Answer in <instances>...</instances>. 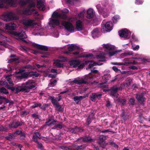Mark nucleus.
Masks as SVG:
<instances>
[{"mask_svg":"<svg viewBox=\"0 0 150 150\" xmlns=\"http://www.w3.org/2000/svg\"><path fill=\"white\" fill-rule=\"evenodd\" d=\"M93 79L92 76H85L83 78H82L80 79L77 80L76 79H75L72 82L77 84L78 85L82 84H86L90 82V80Z\"/></svg>","mask_w":150,"mask_h":150,"instance_id":"f257e3e1","label":"nucleus"},{"mask_svg":"<svg viewBox=\"0 0 150 150\" xmlns=\"http://www.w3.org/2000/svg\"><path fill=\"white\" fill-rule=\"evenodd\" d=\"M34 83L33 81L29 80L22 84L25 92L28 93L30 89L36 88L35 86L33 84Z\"/></svg>","mask_w":150,"mask_h":150,"instance_id":"f03ea898","label":"nucleus"},{"mask_svg":"<svg viewBox=\"0 0 150 150\" xmlns=\"http://www.w3.org/2000/svg\"><path fill=\"white\" fill-rule=\"evenodd\" d=\"M48 99L51 100V102L55 108L56 110L59 112L64 111V109L62 107V105H60L59 103L57 102V100L55 99L54 96H50Z\"/></svg>","mask_w":150,"mask_h":150,"instance_id":"7ed1b4c3","label":"nucleus"},{"mask_svg":"<svg viewBox=\"0 0 150 150\" xmlns=\"http://www.w3.org/2000/svg\"><path fill=\"white\" fill-rule=\"evenodd\" d=\"M62 25L64 27L65 29L67 31L71 33L74 32V27L71 23L63 21H62Z\"/></svg>","mask_w":150,"mask_h":150,"instance_id":"20e7f679","label":"nucleus"},{"mask_svg":"<svg viewBox=\"0 0 150 150\" xmlns=\"http://www.w3.org/2000/svg\"><path fill=\"white\" fill-rule=\"evenodd\" d=\"M11 34L13 35L18 37V38H16L17 40L24 39L27 38V36L25 32L23 31H13L11 32Z\"/></svg>","mask_w":150,"mask_h":150,"instance_id":"39448f33","label":"nucleus"},{"mask_svg":"<svg viewBox=\"0 0 150 150\" xmlns=\"http://www.w3.org/2000/svg\"><path fill=\"white\" fill-rule=\"evenodd\" d=\"M145 93L142 92L140 94H137L136 98L140 104L144 106V102L146 100V98L144 97Z\"/></svg>","mask_w":150,"mask_h":150,"instance_id":"423d86ee","label":"nucleus"},{"mask_svg":"<svg viewBox=\"0 0 150 150\" xmlns=\"http://www.w3.org/2000/svg\"><path fill=\"white\" fill-rule=\"evenodd\" d=\"M3 19L6 21L14 20V17L13 13L11 12L4 13L3 16Z\"/></svg>","mask_w":150,"mask_h":150,"instance_id":"0eeeda50","label":"nucleus"},{"mask_svg":"<svg viewBox=\"0 0 150 150\" xmlns=\"http://www.w3.org/2000/svg\"><path fill=\"white\" fill-rule=\"evenodd\" d=\"M120 89V88L119 87L116 86H113L110 88V92H109V93L111 96L117 98L118 95L117 92Z\"/></svg>","mask_w":150,"mask_h":150,"instance_id":"6e6552de","label":"nucleus"},{"mask_svg":"<svg viewBox=\"0 0 150 150\" xmlns=\"http://www.w3.org/2000/svg\"><path fill=\"white\" fill-rule=\"evenodd\" d=\"M118 33L119 36L121 38H123L126 39H128L129 38L128 30L126 29L119 31Z\"/></svg>","mask_w":150,"mask_h":150,"instance_id":"1a4fd4ad","label":"nucleus"},{"mask_svg":"<svg viewBox=\"0 0 150 150\" xmlns=\"http://www.w3.org/2000/svg\"><path fill=\"white\" fill-rule=\"evenodd\" d=\"M23 24L25 26L34 27L37 24L36 23L33 22V21L31 20H28L24 21L23 23Z\"/></svg>","mask_w":150,"mask_h":150,"instance_id":"9d476101","label":"nucleus"},{"mask_svg":"<svg viewBox=\"0 0 150 150\" xmlns=\"http://www.w3.org/2000/svg\"><path fill=\"white\" fill-rule=\"evenodd\" d=\"M69 131L72 134H76L78 132L81 133L84 131V129L80 127L76 126L74 128L70 129Z\"/></svg>","mask_w":150,"mask_h":150,"instance_id":"9b49d317","label":"nucleus"},{"mask_svg":"<svg viewBox=\"0 0 150 150\" xmlns=\"http://www.w3.org/2000/svg\"><path fill=\"white\" fill-rule=\"evenodd\" d=\"M106 139V136L103 135L99 136L98 143L99 144L100 147L104 148L105 146L104 144V142Z\"/></svg>","mask_w":150,"mask_h":150,"instance_id":"f8f14e48","label":"nucleus"},{"mask_svg":"<svg viewBox=\"0 0 150 150\" xmlns=\"http://www.w3.org/2000/svg\"><path fill=\"white\" fill-rule=\"evenodd\" d=\"M57 121L54 119V117L52 116H50L46 119V123H48V126H50L51 125H54Z\"/></svg>","mask_w":150,"mask_h":150,"instance_id":"ddd939ff","label":"nucleus"},{"mask_svg":"<svg viewBox=\"0 0 150 150\" xmlns=\"http://www.w3.org/2000/svg\"><path fill=\"white\" fill-rule=\"evenodd\" d=\"M59 24V21L55 18H51L49 23V25L53 28L55 26H58Z\"/></svg>","mask_w":150,"mask_h":150,"instance_id":"4468645a","label":"nucleus"},{"mask_svg":"<svg viewBox=\"0 0 150 150\" xmlns=\"http://www.w3.org/2000/svg\"><path fill=\"white\" fill-rule=\"evenodd\" d=\"M112 25L111 22H107L105 24H103L102 27L103 29L105 30L106 31L110 32L112 29Z\"/></svg>","mask_w":150,"mask_h":150,"instance_id":"2eb2a0df","label":"nucleus"},{"mask_svg":"<svg viewBox=\"0 0 150 150\" xmlns=\"http://www.w3.org/2000/svg\"><path fill=\"white\" fill-rule=\"evenodd\" d=\"M32 45L33 47L42 50L47 51L48 50V48L45 45H40L36 43H33Z\"/></svg>","mask_w":150,"mask_h":150,"instance_id":"dca6fc26","label":"nucleus"},{"mask_svg":"<svg viewBox=\"0 0 150 150\" xmlns=\"http://www.w3.org/2000/svg\"><path fill=\"white\" fill-rule=\"evenodd\" d=\"M35 11V9L30 8L28 7L23 10V13L25 15H31L33 12H34Z\"/></svg>","mask_w":150,"mask_h":150,"instance_id":"f3484780","label":"nucleus"},{"mask_svg":"<svg viewBox=\"0 0 150 150\" xmlns=\"http://www.w3.org/2000/svg\"><path fill=\"white\" fill-rule=\"evenodd\" d=\"M6 29L9 30H14L16 28V25L14 23L11 22L6 24Z\"/></svg>","mask_w":150,"mask_h":150,"instance_id":"a211bd4d","label":"nucleus"},{"mask_svg":"<svg viewBox=\"0 0 150 150\" xmlns=\"http://www.w3.org/2000/svg\"><path fill=\"white\" fill-rule=\"evenodd\" d=\"M69 64L74 68H76L79 65L81 62L79 60H72L69 62Z\"/></svg>","mask_w":150,"mask_h":150,"instance_id":"6ab92c4d","label":"nucleus"},{"mask_svg":"<svg viewBox=\"0 0 150 150\" xmlns=\"http://www.w3.org/2000/svg\"><path fill=\"white\" fill-rule=\"evenodd\" d=\"M37 7L40 10L44 11L45 10L44 5L41 0H37Z\"/></svg>","mask_w":150,"mask_h":150,"instance_id":"aec40b11","label":"nucleus"},{"mask_svg":"<svg viewBox=\"0 0 150 150\" xmlns=\"http://www.w3.org/2000/svg\"><path fill=\"white\" fill-rule=\"evenodd\" d=\"M76 28L78 31L82 30V22L80 20H77L76 23Z\"/></svg>","mask_w":150,"mask_h":150,"instance_id":"412c9836","label":"nucleus"},{"mask_svg":"<svg viewBox=\"0 0 150 150\" xmlns=\"http://www.w3.org/2000/svg\"><path fill=\"white\" fill-rule=\"evenodd\" d=\"M4 102H5V103H4V105L9 103H12V101L11 102L9 100L5 97L0 96V105L2 104Z\"/></svg>","mask_w":150,"mask_h":150,"instance_id":"4be33fe9","label":"nucleus"},{"mask_svg":"<svg viewBox=\"0 0 150 150\" xmlns=\"http://www.w3.org/2000/svg\"><path fill=\"white\" fill-rule=\"evenodd\" d=\"M93 9L92 8H89L87 12V18L90 19L93 17Z\"/></svg>","mask_w":150,"mask_h":150,"instance_id":"5701e85b","label":"nucleus"},{"mask_svg":"<svg viewBox=\"0 0 150 150\" xmlns=\"http://www.w3.org/2000/svg\"><path fill=\"white\" fill-rule=\"evenodd\" d=\"M83 138L84 143H91L94 141V139L89 135H86L83 137Z\"/></svg>","mask_w":150,"mask_h":150,"instance_id":"b1692460","label":"nucleus"},{"mask_svg":"<svg viewBox=\"0 0 150 150\" xmlns=\"http://www.w3.org/2000/svg\"><path fill=\"white\" fill-rule=\"evenodd\" d=\"M28 77V74L27 72H25L21 73L20 76H17V78L21 80L23 79H27Z\"/></svg>","mask_w":150,"mask_h":150,"instance_id":"393cba45","label":"nucleus"},{"mask_svg":"<svg viewBox=\"0 0 150 150\" xmlns=\"http://www.w3.org/2000/svg\"><path fill=\"white\" fill-rule=\"evenodd\" d=\"M85 97H83L81 96H76L74 97V100L76 102V104H78L79 102L81 100H82L83 98H85Z\"/></svg>","mask_w":150,"mask_h":150,"instance_id":"a878e982","label":"nucleus"},{"mask_svg":"<svg viewBox=\"0 0 150 150\" xmlns=\"http://www.w3.org/2000/svg\"><path fill=\"white\" fill-rule=\"evenodd\" d=\"M93 117V114L89 115L87 118L86 120V123L87 125H88L91 122Z\"/></svg>","mask_w":150,"mask_h":150,"instance_id":"bb28decb","label":"nucleus"},{"mask_svg":"<svg viewBox=\"0 0 150 150\" xmlns=\"http://www.w3.org/2000/svg\"><path fill=\"white\" fill-rule=\"evenodd\" d=\"M15 136L14 135L13 133H9L8 136L5 137L6 139L11 141L12 139H14L15 138Z\"/></svg>","mask_w":150,"mask_h":150,"instance_id":"cd10ccee","label":"nucleus"},{"mask_svg":"<svg viewBox=\"0 0 150 150\" xmlns=\"http://www.w3.org/2000/svg\"><path fill=\"white\" fill-rule=\"evenodd\" d=\"M68 50L69 52H72L76 49H79V47H77L76 45L72 44L71 45L68 47Z\"/></svg>","mask_w":150,"mask_h":150,"instance_id":"c85d7f7f","label":"nucleus"},{"mask_svg":"<svg viewBox=\"0 0 150 150\" xmlns=\"http://www.w3.org/2000/svg\"><path fill=\"white\" fill-rule=\"evenodd\" d=\"M15 90L16 91L15 93L17 94L18 92L21 91L25 92L24 90H25V89H24L23 86H22L17 87H15Z\"/></svg>","mask_w":150,"mask_h":150,"instance_id":"c756f323","label":"nucleus"},{"mask_svg":"<svg viewBox=\"0 0 150 150\" xmlns=\"http://www.w3.org/2000/svg\"><path fill=\"white\" fill-rule=\"evenodd\" d=\"M110 76L109 74H107L105 75L103 77V79L105 81L104 82H102L101 84H103L107 83L108 81L110 79Z\"/></svg>","mask_w":150,"mask_h":150,"instance_id":"7c9ffc66","label":"nucleus"},{"mask_svg":"<svg viewBox=\"0 0 150 150\" xmlns=\"http://www.w3.org/2000/svg\"><path fill=\"white\" fill-rule=\"evenodd\" d=\"M121 116L122 117V119L125 120L129 118V116L125 111H123L121 114Z\"/></svg>","mask_w":150,"mask_h":150,"instance_id":"2f4dec72","label":"nucleus"},{"mask_svg":"<svg viewBox=\"0 0 150 150\" xmlns=\"http://www.w3.org/2000/svg\"><path fill=\"white\" fill-rule=\"evenodd\" d=\"M117 101L118 103L121 104L122 105H125L126 103V100L125 99L118 98L117 99Z\"/></svg>","mask_w":150,"mask_h":150,"instance_id":"473e14b6","label":"nucleus"},{"mask_svg":"<svg viewBox=\"0 0 150 150\" xmlns=\"http://www.w3.org/2000/svg\"><path fill=\"white\" fill-rule=\"evenodd\" d=\"M18 121L13 122L11 124L9 125V128H17L18 127Z\"/></svg>","mask_w":150,"mask_h":150,"instance_id":"72a5a7b5","label":"nucleus"},{"mask_svg":"<svg viewBox=\"0 0 150 150\" xmlns=\"http://www.w3.org/2000/svg\"><path fill=\"white\" fill-rule=\"evenodd\" d=\"M50 105L49 104L43 103L42 105V106L40 104V109L45 111L46 110V108L49 107Z\"/></svg>","mask_w":150,"mask_h":150,"instance_id":"f704fd0d","label":"nucleus"},{"mask_svg":"<svg viewBox=\"0 0 150 150\" xmlns=\"http://www.w3.org/2000/svg\"><path fill=\"white\" fill-rule=\"evenodd\" d=\"M103 47L109 50H112L114 49V47L109 45L108 44L104 45L103 46Z\"/></svg>","mask_w":150,"mask_h":150,"instance_id":"c9c22d12","label":"nucleus"},{"mask_svg":"<svg viewBox=\"0 0 150 150\" xmlns=\"http://www.w3.org/2000/svg\"><path fill=\"white\" fill-rule=\"evenodd\" d=\"M1 2L7 3L11 5H12L14 3L13 0H0Z\"/></svg>","mask_w":150,"mask_h":150,"instance_id":"e433bc0d","label":"nucleus"},{"mask_svg":"<svg viewBox=\"0 0 150 150\" xmlns=\"http://www.w3.org/2000/svg\"><path fill=\"white\" fill-rule=\"evenodd\" d=\"M0 93H3L6 95L8 93V92L5 88L2 87L0 88Z\"/></svg>","mask_w":150,"mask_h":150,"instance_id":"4c0bfd02","label":"nucleus"},{"mask_svg":"<svg viewBox=\"0 0 150 150\" xmlns=\"http://www.w3.org/2000/svg\"><path fill=\"white\" fill-rule=\"evenodd\" d=\"M132 82V80L131 79H129L126 81V82L124 85L126 87L129 86Z\"/></svg>","mask_w":150,"mask_h":150,"instance_id":"58836bf2","label":"nucleus"},{"mask_svg":"<svg viewBox=\"0 0 150 150\" xmlns=\"http://www.w3.org/2000/svg\"><path fill=\"white\" fill-rule=\"evenodd\" d=\"M93 54H84L81 55L80 57H86L88 58L90 57H93Z\"/></svg>","mask_w":150,"mask_h":150,"instance_id":"ea45409f","label":"nucleus"},{"mask_svg":"<svg viewBox=\"0 0 150 150\" xmlns=\"http://www.w3.org/2000/svg\"><path fill=\"white\" fill-rule=\"evenodd\" d=\"M86 148L84 145H81L80 146H76V149H74L75 150H83Z\"/></svg>","mask_w":150,"mask_h":150,"instance_id":"a19ab883","label":"nucleus"},{"mask_svg":"<svg viewBox=\"0 0 150 150\" xmlns=\"http://www.w3.org/2000/svg\"><path fill=\"white\" fill-rule=\"evenodd\" d=\"M119 16L118 15H115L113 17V21L114 23H116L117 22V20L119 19Z\"/></svg>","mask_w":150,"mask_h":150,"instance_id":"79ce46f5","label":"nucleus"},{"mask_svg":"<svg viewBox=\"0 0 150 150\" xmlns=\"http://www.w3.org/2000/svg\"><path fill=\"white\" fill-rule=\"evenodd\" d=\"M91 100L93 102H95L96 100V93H93L90 96Z\"/></svg>","mask_w":150,"mask_h":150,"instance_id":"37998d69","label":"nucleus"},{"mask_svg":"<svg viewBox=\"0 0 150 150\" xmlns=\"http://www.w3.org/2000/svg\"><path fill=\"white\" fill-rule=\"evenodd\" d=\"M60 16V13L57 12H54L52 15V17L53 18H58Z\"/></svg>","mask_w":150,"mask_h":150,"instance_id":"c03bdc74","label":"nucleus"},{"mask_svg":"<svg viewBox=\"0 0 150 150\" xmlns=\"http://www.w3.org/2000/svg\"><path fill=\"white\" fill-rule=\"evenodd\" d=\"M135 100L133 98H131L129 100V105L133 106L135 104Z\"/></svg>","mask_w":150,"mask_h":150,"instance_id":"a18cd8bd","label":"nucleus"},{"mask_svg":"<svg viewBox=\"0 0 150 150\" xmlns=\"http://www.w3.org/2000/svg\"><path fill=\"white\" fill-rule=\"evenodd\" d=\"M27 3V1H25L24 0H21L19 1V4L22 6H25Z\"/></svg>","mask_w":150,"mask_h":150,"instance_id":"49530a36","label":"nucleus"},{"mask_svg":"<svg viewBox=\"0 0 150 150\" xmlns=\"http://www.w3.org/2000/svg\"><path fill=\"white\" fill-rule=\"evenodd\" d=\"M61 148L65 150H75L74 149L72 148L71 147H68L66 146H61Z\"/></svg>","mask_w":150,"mask_h":150,"instance_id":"de8ad7c7","label":"nucleus"},{"mask_svg":"<svg viewBox=\"0 0 150 150\" xmlns=\"http://www.w3.org/2000/svg\"><path fill=\"white\" fill-rule=\"evenodd\" d=\"M40 104H41L40 103H37L36 102H34V104L31 106V108H34L38 106L40 108Z\"/></svg>","mask_w":150,"mask_h":150,"instance_id":"09e8293b","label":"nucleus"},{"mask_svg":"<svg viewBox=\"0 0 150 150\" xmlns=\"http://www.w3.org/2000/svg\"><path fill=\"white\" fill-rule=\"evenodd\" d=\"M62 58H63V60L57 59L56 60V61L55 62L60 63H61V62H65L67 60V59L66 57H62Z\"/></svg>","mask_w":150,"mask_h":150,"instance_id":"8fccbe9b","label":"nucleus"},{"mask_svg":"<svg viewBox=\"0 0 150 150\" xmlns=\"http://www.w3.org/2000/svg\"><path fill=\"white\" fill-rule=\"evenodd\" d=\"M60 16H59V18L64 20L67 19V16L65 14L60 13Z\"/></svg>","mask_w":150,"mask_h":150,"instance_id":"3c124183","label":"nucleus"},{"mask_svg":"<svg viewBox=\"0 0 150 150\" xmlns=\"http://www.w3.org/2000/svg\"><path fill=\"white\" fill-rule=\"evenodd\" d=\"M118 52V51H117L109 52V56L110 57H112L115 54L117 53Z\"/></svg>","mask_w":150,"mask_h":150,"instance_id":"603ef678","label":"nucleus"},{"mask_svg":"<svg viewBox=\"0 0 150 150\" xmlns=\"http://www.w3.org/2000/svg\"><path fill=\"white\" fill-rule=\"evenodd\" d=\"M105 105L108 108H111L112 107V104L109 101H107L106 104Z\"/></svg>","mask_w":150,"mask_h":150,"instance_id":"864d4df0","label":"nucleus"},{"mask_svg":"<svg viewBox=\"0 0 150 150\" xmlns=\"http://www.w3.org/2000/svg\"><path fill=\"white\" fill-rule=\"evenodd\" d=\"M28 113V111L24 110L23 111L21 114V116L22 117H23L24 116L27 115Z\"/></svg>","mask_w":150,"mask_h":150,"instance_id":"5fc2aeb1","label":"nucleus"},{"mask_svg":"<svg viewBox=\"0 0 150 150\" xmlns=\"http://www.w3.org/2000/svg\"><path fill=\"white\" fill-rule=\"evenodd\" d=\"M32 117L33 118L35 119H39L40 117L39 115H37L36 113H33L32 114Z\"/></svg>","mask_w":150,"mask_h":150,"instance_id":"6e6d98bb","label":"nucleus"},{"mask_svg":"<svg viewBox=\"0 0 150 150\" xmlns=\"http://www.w3.org/2000/svg\"><path fill=\"white\" fill-rule=\"evenodd\" d=\"M143 1V0H135V3L138 5L142 4Z\"/></svg>","mask_w":150,"mask_h":150,"instance_id":"4d7b16f0","label":"nucleus"},{"mask_svg":"<svg viewBox=\"0 0 150 150\" xmlns=\"http://www.w3.org/2000/svg\"><path fill=\"white\" fill-rule=\"evenodd\" d=\"M91 33L93 34H98V28L94 29L92 31Z\"/></svg>","mask_w":150,"mask_h":150,"instance_id":"13d9d810","label":"nucleus"},{"mask_svg":"<svg viewBox=\"0 0 150 150\" xmlns=\"http://www.w3.org/2000/svg\"><path fill=\"white\" fill-rule=\"evenodd\" d=\"M57 83V81L56 80H54L53 81L51 82V83L49 84L48 86H49L52 87L54 85L56 84Z\"/></svg>","mask_w":150,"mask_h":150,"instance_id":"bf43d9fd","label":"nucleus"},{"mask_svg":"<svg viewBox=\"0 0 150 150\" xmlns=\"http://www.w3.org/2000/svg\"><path fill=\"white\" fill-rule=\"evenodd\" d=\"M35 65L39 69L43 67H45L46 66V65L45 64H43L42 65H40L38 64H36Z\"/></svg>","mask_w":150,"mask_h":150,"instance_id":"052dcab7","label":"nucleus"},{"mask_svg":"<svg viewBox=\"0 0 150 150\" xmlns=\"http://www.w3.org/2000/svg\"><path fill=\"white\" fill-rule=\"evenodd\" d=\"M55 63L56 64V65L58 68H60L64 67V64H61L60 63L57 62H55Z\"/></svg>","mask_w":150,"mask_h":150,"instance_id":"680f3d73","label":"nucleus"},{"mask_svg":"<svg viewBox=\"0 0 150 150\" xmlns=\"http://www.w3.org/2000/svg\"><path fill=\"white\" fill-rule=\"evenodd\" d=\"M7 88L11 90L12 91H13L15 90V87H10L8 84H7Z\"/></svg>","mask_w":150,"mask_h":150,"instance_id":"e2e57ef3","label":"nucleus"},{"mask_svg":"<svg viewBox=\"0 0 150 150\" xmlns=\"http://www.w3.org/2000/svg\"><path fill=\"white\" fill-rule=\"evenodd\" d=\"M37 144H38V148L41 150H42L43 149V146L41 143L39 142V143H37Z\"/></svg>","mask_w":150,"mask_h":150,"instance_id":"0e129e2a","label":"nucleus"},{"mask_svg":"<svg viewBox=\"0 0 150 150\" xmlns=\"http://www.w3.org/2000/svg\"><path fill=\"white\" fill-rule=\"evenodd\" d=\"M18 60V59L16 58H12L9 59L8 61V63H10L12 62H16Z\"/></svg>","mask_w":150,"mask_h":150,"instance_id":"69168bd1","label":"nucleus"},{"mask_svg":"<svg viewBox=\"0 0 150 150\" xmlns=\"http://www.w3.org/2000/svg\"><path fill=\"white\" fill-rule=\"evenodd\" d=\"M25 137V133L22 132V133L20 135V138L21 139H23Z\"/></svg>","mask_w":150,"mask_h":150,"instance_id":"338daca9","label":"nucleus"},{"mask_svg":"<svg viewBox=\"0 0 150 150\" xmlns=\"http://www.w3.org/2000/svg\"><path fill=\"white\" fill-rule=\"evenodd\" d=\"M55 128H58L59 129H62V128L63 126L62 124H59L56 125L54 127Z\"/></svg>","mask_w":150,"mask_h":150,"instance_id":"774afa93","label":"nucleus"}]
</instances>
